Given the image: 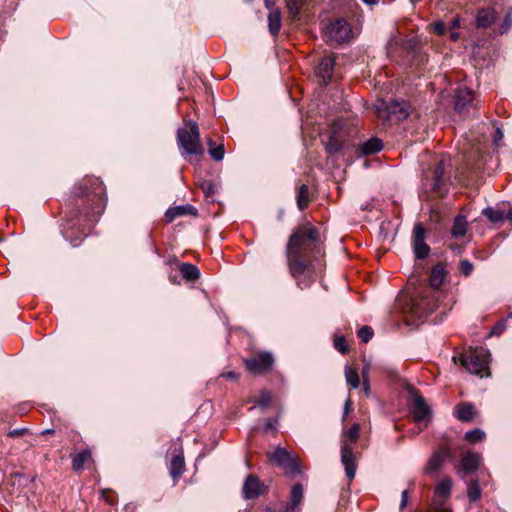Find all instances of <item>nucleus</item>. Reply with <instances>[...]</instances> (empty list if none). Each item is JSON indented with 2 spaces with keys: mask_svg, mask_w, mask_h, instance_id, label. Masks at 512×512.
Segmentation results:
<instances>
[{
  "mask_svg": "<svg viewBox=\"0 0 512 512\" xmlns=\"http://www.w3.org/2000/svg\"><path fill=\"white\" fill-rule=\"evenodd\" d=\"M105 206V187L99 178L86 177L75 188L74 201L68 205L67 222L62 229L63 236L73 247L81 244Z\"/></svg>",
  "mask_w": 512,
  "mask_h": 512,
  "instance_id": "obj_1",
  "label": "nucleus"
},
{
  "mask_svg": "<svg viewBox=\"0 0 512 512\" xmlns=\"http://www.w3.org/2000/svg\"><path fill=\"white\" fill-rule=\"evenodd\" d=\"M321 254L319 230L310 222L298 226L290 235L286 246V259L291 276L304 289L310 281L302 282L301 277L309 270L312 259Z\"/></svg>",
  "mask_w": 512,
  "mask_h": 512,
  "instance_id": "obj_2",
  "label": "nucleus"
},
{
  "mask_svg": "<svg viewBox=\"0 0 512 512\" xmlns=\"http://www.w3.org/2000/svg\"><path fill=\"white\" fill-rule=\"evenodd\" d=\"M437 305L435 295L429 296L425 294L421 297L415 296L406 300L402 307V314L404 315L406 323L413 325L416 321L426 318L437 308Z\"/></svg>",
  "mask_w": 512,
  "mask_h": 512,
  "instance_id": "obj_3",
  "label": "nucleus"
},
{
  "mask_svg": "<svg viewBox=\"0 0 512 512\" xmlns=\"http://www.w3.org/2000/svg\"><path fill=\"white\" fill-rule=\"evenodd\" d=\"M177 143L188 155L202 156L204 154L199 126L195 121H184V126L177 130Z\"/></svg>",
  "mask_w": 512,
  "mask_h": 512,
  "instance_id": "obj_4",
  "label": "nucleus"
},
{
  "mask_svg": "<svg viewBox=\"0 0 512 512\" xmlns=\"http://www.w3.org/2000/svg\"><path fill=\"white\" fill-rule=\"evenodd\" d=\"M359 434L360 425L354 423L348 430L343 432L341 439V462L349 480H352L356 473V458L352 450L353 445L359 439Z\"/></svg>",
  "mask_w": 512,
  "mask_h": 512,
  "instance_id": "obj_5",
  "label": "nucleus"
},
{
  "mask_svg": "<svg viewBox=\"0 0 512 512\" xmlns=\"http://www.w3.org/2000/svg\"><path fill=\"white\" fill-rule=\"evenodd\" d=\"M489 358L488 350L477 347L470 348L459 357L460 364L471 374L479 377L489 376Z\"/></svg>",
  "mask_w": 512,
  "mask_h": 512,
  "instance_id": "obj_6",
  "label": "nucleus"
},
{
  "mask_svg": "<svg viewBox=\"0 0 512 512\" xmlns=\"http://www.w3.org/2000/svg\"><path fill=\"white\" fill-rule=\"evenodd\" d=\"M375 107L377 117L389 124H396L406 119L411 112L410 104L404 100H380Z\"/></svg>",
  "mask_w": 512,
  "mask_h": 512,
  "instance_id": "obj_7",
  "label": "nucleus"
},
{
  "mask_svg": "<svg viewBox=\"0 0 512 512\" xmlns=\"http://www.w3.org/2000/svg\"><path fill=\"white\" fill-rule=\"evenodd\" d=\"M445 167L446 161L441 159L433 169H429L424 173L423 187L427 192H431L436 196H443L445 194Z\"/></svg>",
  "mask_w": 512,
  "mask_h": 512,
  "instance_id": "obj_8",
  "label": "nucleus"
},
{
  "mask_svg": "<svg viewBox=\"0 0 512 512\" xmlns=\"http://www.w3.org/2000/svg\"><path fill=\"white\" fill-rule=\"evenodd\" d=\"M270 461L281 467L287 475H297L301 472L298 457L292 455L285 448L278 447L267 453Z\"/></svg>",
  "mask_w": 512,
  "mask_h": 512,
  "instance_id": "obj_9",
  "label": "nucleus"
},
{
  "mask_svg": "<svg viewBox=\"0 0 512 512\" xmlns=\"http://www.w3.org/2000/svg\"><path fill=\"white\" fill-rule=\"evenodd\" d=\"M246 369L252 374H264L271 370L274 364L272 353L260 351L244 360Z\"/></svg>",
  "mask_w": 512,
  "mask_h": 512,
  "instance_id": "obj_10",
  "label": "nucleus"
},
{
  "mask_svg": "<svg viewBox=\"0 0 512 512\" xmlns=\"http://www.w3.org/2000/svg\"><path fill=\"white\" fill-rule=\"evenodd\" d=\"M326 36L330 44H341L351 39L352 29L346 20L336 19L327 26Z\"/></svg>",
  "mask_w": 512,
  "mask_h": 512,
  "instance_id": "obj_11",
  "label": "nucleus"
},
{
  "mask_svg": "<svg viewBox=\"0 0 512 512\" xmlns=\"http://www.w3.org/2000/svg\"><path fill=\"white\" fill-rule=\"evenodd\" d=\"M474 94L468 88H459L455 93V111L463 117L474 114L476 104L474 103Z\"/></svg>",
  "mask_w": 512,
  "mask_h": 512,
  "instance_id": "obj_12",
  "label": "nucleus"
},
{
  "mask_svg": "<svg viewBox=\"0 0 512 512\" xmlns=\"http://www.w3.org/2000/svg\"><path fill=\"white\" fill-rule=\"evenodd\" d=\"M336 55L330 53L323 56L315 68V75L322 85H327L333 80L336 70Z\"/></svg>",
  "mask_w": 512,
  "mask_h": 512,
  "instance_id": "obj_13",
  "label": "nucleus"
},
{
  "mask_svg": "<svg viewBox=\"0 0 512 512\" xmlns=\"http://www.w3.org/2000/svg\"><path fill=\"white\" fill-rule=\"evenodd\" d=\"M426 230L422 223L418 222L413 228V248L416 258L425 259L430 253V247L425 243Z\"/></svg>",
  "mask_w": 512,
  "mask_h": 512,
  "instance_id": "obj_14",
  "label": "nucleus"
},
{
  "mask_svg": "<svg viewBox=\"0 0 512 512\" xmlns=\"http://www.w3.org/2000/svg\"><path fill=\"white\" fill-rule=\"evenodd\" d=\"M413 400L410 405V410L413 416V419L416 423H420L424 421L431 413L429 406L427 405L425 399L417 394H412Z\"/></svg>",
  "mask_w": 512,
  "mask_h": 512,
  "instance_id": "obj_15",
  "label": "nucleus"
},
{
  "mask_svg": "<svg viewBox=\"0 0 512 512\" xmlns=\"http://www.w3.org/2000/svg\"><path fill=\"white\" fill-rule=\"evenodd\" d=\"M452 481L449 477L440 480L434 489V502L436 505H443L444 501L450 496Z\"/></svg>",
  "mask_w": 512,
  "mask_h": 512,
  "instance_id": "obj_16",
  "label": "nucleus"
},
{
  "mask_svg": "<svg viewBox=\"0 0 512 512\" xmlns=\"http://www.w3.org/2000/svg\"><path fill=\"white\" fill-rule=\"evenodd\" d=\"M262 484L255 475H248L243 485V495L246 499H254L261 494Z\"/></svg>",
  "mask_w": 512,
  "mask_h": 512,
  "instance_id": "obj_17",
  "label": "nucleus"
},
{
  "mask_svg": "<svg viewBox=\"0 0 512 512\" xmlns=\"http://www.w3.org/2000/svg\"><path fill=\"white\" fill-rule=\"evenodd\" d=\"M196 213H197V210L194 206L181 205V206L169 208L165 213V218H166V221L170 223L180 216L187 215V214L196 215Z\"/></svg>",
  "mask_w": 512,
  "mask_h": 512,
  "instance_id": "obj_18",
  "label": "nucleus"
},
{
  "mask_svg": "<svg viewBox=\"0 0 512 512\" xmlns=\"http://www.w3.org/2000/svg\"><path fill=\"white\" fill-rule=\"evenodd\" d=\"M446 274L447 273L444 264L437 263L436 265H434L429 277L430 287L435 290L438 289L444 282Z\"/></svg>",
  "mask_w": 512,
  "mask_h": 512,
  "instance_id": "obj_19",
  "label": "nucleus"
},
{
  "mask_svg": "<svg viewBox=\"0 0 512 512\" xmlns=\"http://www.w3.org/2000/svg\"><path fill=\"white\" fill-rule=\"evenodd\" d=\"M481 455L475 452H466L462 457V466L465 472L476 471L481 463Z\"/></svg>",
  "mask_w": 512,
  "mask_h": 512,
  "instance_id": "obj_20",
  "label": "nucleus"
},
{
  "mask_svg": "<svg viewBox=\"0 0 512 512\" xmlns=\"http://www.w3.org/2000/svg\"><path fill=\"white\" fill-rule=\"evenodd\" d=\"M496 17V12L493 9H479L476 15V25L478 28H487L495 21Z\"/></svg>",
  "mask_w": 512,
  "mask_h": 512,
  "instance_id": "obj_21",
  "label": "nucleus"
},
{
  "mask_svg": "<svg viewBox=\"0 0 512 512\" xmlns=\"http://www.w3.org/2000/svg\"><path fill=\"white\" fill-rule=\"evenodd\" d=\"M383 149V142L378 137H372L365 141L359 148L362 155L368 156L380 152Z\"/></svg>",
  "mask_w": 512,
  "mask_h": 512,
  "instance_id": "obj_22",
  "label": "nucleus"
},
{
  "mask_svg": "<svg viewBox=\"0 0 512 512\" xmlns=\"http://www.w3.org/2000/svg\"><path fill=\"white\" fill-rule=\"evenodd\" d=\"M282 24L281 11L278 8L270 10L268 14V28L269 32L273 36H277L280 32Z\"/></svg>",
  "mask_w": 512,
  "mask_h": 512,
  "instance_id": "obj_23",
  "label": "nucleus"
},
{
  "mask_svg": "<svg viewBox=\"0 0 512 512\" xmlns=\"http://www.w3.org/2000/svg\"><path fill=\"white\" fill-rule=\"evenodd\" d=\"M454 414L459 420L469 422L475 416V408L471 403H461L455 407Z\"/></svg>",
  "mask_w": 512,
  "mask_h": 512,
  "instance_id": "obj_24",
  "label": "nucleus"
},
{
  "mask_svg": "<svg viewBox=\"0 0 512 512\" xmlns=\"http://www.w3.org/2000/svg\"><path fill=\"white\" fill-rule=\"evenodd\" d=\"M467 220L463 215H458L454 219V223L451 229V234L455 238H461L465 236L467 231Z\"/></svg>",
  "mask_w": 512,
  "mask_h": 512,
  "instance_id": "obj_25",
  "label": "nucleus"
},
{
  "mask_svg": "<svg viewBox=\"0 0 512 512\" xmlns=\"http://www.w3.org/2000/svg\"><path fill=\"white\" fill-rule=\"evenodd\" d=\"M184 469H185V461H184L183 455H180V454L175 455L171 459L170 475L172 476L173 479H177L178 477H180L183 474Z\"/></svg>",
  "mask_w": 512,
  "mask_h": 512,
  "instance_id": "obj_26",
  "label": "nucleus"
},
{
  "mask_svg": "<svg viewBox=\"0 0 512 512\" xmlns=\"http://www.w3.org/2000/svg\"><path fill=\"white\" fill-rule=\"evenodd\" d=\"M92 457L91 451L85 449L72 457V468L74 471L79 472L83 469L84 464Z\"/></svg>",
  "mask_w": 512,
  "mask_h": 512,
  "instance_id": "obj_27",
  "label": "nucleus"
},
{
  "mask_svg": "<svg viewBox=\"0 0 512 512\" xmlns=\"http://www.w3.org/2000/svg\"><path fill=\"white\" fill-rule=\"evenodd\" d=\"M180 272L187 281H195L200 277L199 269L190 263H183L180 266Z\"/></svg>",
  "mask_w": 512,
  "mask_h": 512,
  "instance_id": "obj_28",
  "label": "nucleus"
},
{
  "mask_svg": "<svg viewBox=\"0 0 512 512\" xmlns=\"http://www.w3.org/2000/svg\"><path fill=\"white\" fill-rule=\"evenodd\" d=\"M303 500V486L301 484H295L291 489L290 501L286 505L297 510V506Z\"/></svg>",
  "mask_w": 512,
  "mask_h": 512,
  "instance_id": "obj_29",
  "label": "nucleus"
},
{
  "mask_svg": "<svg viewBox=\"0 0 512 512\" xmlns=\"http://www.w3.org/2000/svg\"><path fill=\"white\" fill-rule=\"evenodd\" d=\"M310 203L308 185L302 184L297 192V206L300 210H304Z\"/></svg>",
  "mask_w": 512,
  "mask_h": 512,
  "instance_id": "obj_30",
  "label": "nucleus"
},
{
  "mask_svg": "<svg viewBox=\"0 0 512 512\" xmlns=\"http://www.w3.org/2000/svg\"><path fill=\"white\" fill-rule=\"evenodd\" d=\"M443 461L444 456L442 455V453H434L425 467V473L430 474L437 471L441 467Z\"/></svg>",
  "mask_w": 512,
  "mask_h": 512,
  "instance_id": "obj_31",
  "label": "nucleus"
},
{
  "mask_svg": "<svg viewBox=\"0 0 512 512\" xmlns=\"http://www.w3.org/2000/svg\"><path fill=\"white\" fill-rule=\"evenodd\" d=\"M483 215L492 223H502L505 216L503 211L487 207L483 210Z\"/></svg>",
  "mask_w": 512,
  "mask_h": 512,
  "instance_id": "obj_32",
  "label": "nucleus"
},
{
  "mask_svg": "<svg viewBox=\"0 0 512 512\" xmlns=\"http://www.w3.org/2000/svg\"><path fill=\"white\" fill-rule=\"evenodd\" d=\"M345 378L352 388H357L359 386L360 380L358 372L350 366L345 367Z\"/></svg>",
  "mask_w": 512,
  "mask_h": 512,
  "instance_id": "obj_33",
  "label": "nucleus"
},
{
  "mask_svg": "<svg viewBox=\"0 0 512 512\" xmlns=\"http://www.w3.org/2000/svg\"><path fill=\"white\" fill-rule=\"evenodd\" d=\"M468 498L471 502L477 501L481 496V489L477 480H471L468 485Z\"/></svg>",
  "mask_w": 512,
  "mask_h": 512,
  "instance_id": "obj_34",
  "label": "nucleus"
},
{
  "mask_svg": "<svg viewBox=\"0 0 512 512\" xmlns=\"http://www.w3.org/2000/svg\"><path fill=\"white\" fill-rule=\"evenodd\" d=\"M304 2L305 0H287V9L292 19L298 16Z\"/></svg>",
  "mask_w": 512,
  "mask_h": 512,
  "instance_id": "obj_35",
  "label": "nucleus"
},
{
  "mask_svg": "<svg viewBox=\"0 0 512 512\" xmlns=\"http://www.w3.org/2000/svg\"><path fill=\"white\" fill-rule=\"evenodd\" d=\"M342 149V142L335 136L332 135L326 143V151L329 154H336Z\"/></svg>",
  "mask_w": 512,
  "mask_h": 512,
  "instance_id": "obj_36",
  "label": "nucleus"
},
{
  "mask_svg": "<svg viewBox=\"0 0 512 512\" xmlns=\"http://www.w3.org/2000/svg\"><path fill=\"white\" fill-rule=\"evenodd\" d=\"M464 438L470 443H476L482 441L485 438V433L483 430L476 428L466 432Z\"/></svg>",
  "mask_w": 512,
  "mask_h": 512,
  "instance_id": "obj_37",
  "label": "nucleus"
},
{
  "mask_svg": "<svg viewBox=\"0 0 512 512\" xmlns=\"http://www.w3.org/2000/svg\"><path fill=\"white\" fill-rule=\"evenodd\" d=\"M272 401V394L269 391H262L255 401L256 405L261 408H267Z\"/></svg>",
  "mask_w": 512,
  "mask_h": 512,
  "instance_id": "obj_38",
  "label": "nucleus"
},
{
  "mask_svg": "<svg viewBox=\"0 0 512 512\" xmlns=\"http://www.w3.org/2000/svg\"><path fill=\"white\" fill-rule=\"evenodd\" d=\"M208 153L215 161H221L225 154L224 145L220 144L214 147H210L208 148Z\"/></svg>",
  "mask_w": 512,
  "mask_h": 512,
  "instance_id": "obj_39",
  "label": "nucleus"
},
{
  "mask_svg": "<svg viewBox=\"0 0 512 512\" xmlns=\"http://www.w3.org/2000/svg\"><path fill=\"white\" fill-rule=\"evenodd\" d=\"M373 334H374L373 329L369 326H363L357 332L358 337L364 343H367L368 341H370L371 338L373 337Z\"/></svg>",
  "mask_w": 512,
  "mask_h": 512,
  "instance_id": "obj_40",
  "label": "nucleus"
},
{
  "mask_svg": "<svg viewBox=\"0 0 512 512\" xmlns=\"http://www.w3.org/2000/svg\"><path fill=\"white\" fill-rule=\"evenodd\" d=\"M473 269H474V266L469 260H467V259L460 260L459 270L462 275H464L465 277L470 276L473 272Z\"/></svg>",
  "mask_w": 512,
  "mask_h": 512,
  "instance_id": "obj_41",
  "label": "nucleus"
},
{
  "mask_svg": "<svg viewBox=\"0 0 512 512\" xmlns=\"http://www.w3.org/2000/svg\"><path fill=\"white\" fill-rule=\"evenodd\" d=\"M200 188L207 198L212 197L216 193V186L211 181H203Z\"/></svg>",
  "mask_w": 512,
  "mask_h": 512,
  "instance_id": "obj_42",
  "label": "nucleus"
},
{
  "mask_svg": "<svg viewBox=\"0 0 512 512\" xmlns=\"http://www.w3.org/2000/svg\"><path fill=\"white\" fill-rule=\"evenodd\" d=\"M345 342L346 341L343 336H339L334 339V347L342 354H346L348 352Z\"/></svg>",
  "mask_w": 512,
  "mask_h": 512,
  "instance_id": "obj_43",
  "label": "nucleus"
},
{
  "mask_svg": "<svg viewBox=\"0 0 512 512\" xmlns=\"http://www.w3.org/2000/svg\"><path fill=\"white\" fill-rule=\"evenodd\" d=\"M102 497L110 505H114L116 503L117 495L112 490H102L101 491Z\"/></svg>",
  "mask_w": 512,
  "mask_h": 512,
  "instance_id": "obj_44",
  "label": "nucleus"
},
{
  "mask_svg": "<svg viewBox=\"0 0 512 512\" xmlns=\"http://www.w3.org/2000/svg\"><path fill=\"white\" fill-rule=\"evenodd\" d=\"M433 31L438 35H444L447 31V27L444 22L439 21L433 24Z\"/></svg>",
  "mask_w": 512,
  "mask_h": 512,
  "instance_id": "obj_45",
  "label": "nucleus"
},
{
  "mask_svg": "<svg viewBox=\"0 0 512 512\" xmlns=\"http://www.w3.org/2000/svg\"><path fill=\"white\" fill-rule=\"evenodd\" d=\"M511 25H512V16H511V11H509V12H507V14L504 18L501 33L507 32L508 29L511 27Z\"/></svg>",
  "mask_w": 512,
  "mask_h": 512,
  "instance_id": "obj_46",
  "label": "nucleus"
},
{
  "mask_svg": "<svg viewBox=\"0 0 512 512\" xmlns=\"http://www.w3.org/2000/svg\"><path fill=\"white\" fill-rule=\"evenodd\" d=\"M506 329V320L499 321L492 329V334L499 335Z\"/></svg>",
  "mask_w": 512,
  "mask_h": 512,
  "instance_id": "obj_47",
  "label": "nucleus"
},
{
  "mask_svg": "<svg viewBox=\"0 0 512 512\" xmlns=\"http://www.w3.org/2000/svg\"><path fill=\"white\" fill-rule=\"evenodd\" d=\"M352 410V401L350 398H347L344 405V414L343 421L346 419L347 414Z\"/></svg>",
  "mask_w": 512,
  "mask_h": 512,
  "instance_id": "obj_48",
  "label": "nucleus"
},
{
  "mask_svg": "<svg viewBox=\"0 0 512 512\" xmlns=\"http://www.w3.org/2000/svg\"><path fill=\"white\" fill-rule=\"evenodd\" d=\"M26 429H14L8 432V436L11 438H17L25 433Z\"/></svg>",
  "mask_w": 512,
  "mask_h": 512,
  "instance_id": "obj_49",
  "label": "nucleus"
},
{
  "mask_svg": "<svg viewBox=\"0 0 512 512\" xmlns=\"http://www.w3.org/2000/svg\"><path fill=\"white\" fill-rule=\"evenodd\" d=\"M408 502V491L404 490L401 494V503H400V509H404Z\"/></svg>",
  "mask_w": 512,
  "mask_h": 512,
  "instance_id": "obj_50",
  "label": "nucleus"
},
{
  "mask_svg": "<svg viewBox=\"0 0 512 512\" xmlns=\"http://www.w3.org/2000/svg\"><path fill=\"white\" fill-rule=\"evenodd\" d=\"M223 376L227 379H231V380H236L238 378V375L237 373L233 372V371H229L225 374H223Z\"/></svg>",
  "mask_w": 512,
  "mask_h": 512,
  "instance_id": "obj_51",
  "label": "nucleus"
},
{
  "mask_svg": "<svg viewBox=\"0 0 512 512\" xmlns=\"http://www.w3.org/2000/svg\"><path fill=\"white\" fill-rule=\"evenodd\" d=\"M460 25V22H459V19L458 18H454L451 23H450V29L453 30V29H456L458 28Z\"/></svg>",
  "mask_w": 512,
  "mask_h": 512,
  "instance_id": "obj_52",
  "label": "nucleus"
},
{
  "mask_svg": "<svg viewBox=\"0 0 512 512\" xmlns=\"http://www.w3.org/2000/svg\"><path fill=\"white\" fill-rule=\"evenodd\" d=\"M276 512H298L297 510L285 505L283 507H281L278 511Z\"/></svg>",
  "mask_w": 512,
  "mask_h": 512,
  "instance_id": "obj_53",
  "label": "nucleus"
},
{
  "mask_svg": "<svg viewBox=\"0 0 512 512\" xmlns=\"http://www.w3.org/2000/svg\"><path fill=\"white\" fill-rule=\"evenodd\" d=\"M55 433L54 429H45L41 432V435H52Z\"/></svg>",
  "mask_w": 512,
  "mask_h": 512,
  "instance_id": "obj_54",
  "label": "nucleus"
},
{
  "mask_svg": "<svg viewBox=\"0 0 512 512\" xmlns=\"http://www.w3.org/2000/svg\"><path fill=\"white\" fill-rule=\"evenodd\" d=\"M450 38L452 41H457L459 38V33L452 31L450 34Z\"/></svg>",
  "mask_w": 512,
  "mask_h": 512,
  "instance_id": "obj_55",
  "label": "nucleus"
},
{
  "mask_svg": "<svg viewBox=\"0 0 512 512\" xmlns=\"http://www.w3.org/2000/svg\"><path fill=\"white\" fill-rule=\"evenodd\" d=\"M364 3L366 4H370V5H373V4H376L378 3L379 0H362Z\"/></svg>",
  "mask_w": 512,
  "mask_h": 512,
  "instance_id": "obj_56",
  "label": "nucleus"
},
{
  "mask_svg": "<svg viewBox=\"0 0 512 512\" xmlns=\"http://www.w3.org/2000/svg\"><path fill=\"white\" fill-rule=\"evenodd\" d=\"M207 144L208 148L216 146L212 138L208 139Z\"/></svg>",
  "mask_w": 512,
  "mask_h": 512,
  "instance_id": "obj_57",
  "label": "nucleus"
},
{
  "mask_svg": "<svg viewBox=\"0 0 512 512\" xmlns=\"http://www.w3.org/2000/svg\"><path fill=\"white\" fill-rule=\"evenodd\" d=\"M497 137L502 138V132L500 130L497 131Z\"/></svg>",
  "mask_w": 512,
  "mask_h": 512,
  "instance_id": "obj_58",
  "label": "nucleus"
},
{
  "mask_svg": "<svg viewBox=\"0 0 512 512\" xmlns=\"http://www.w3.org/2000/svg\"><path fill=\"white\" fill-rule=\"evenodd\" d=\"M497 137L502 138V132L500 130L497 131Z\"/></svg>",
  "mask_w": 512,
  "mask_h": 512,
  "instance_id": "obj_59",
  "label": "nucleus"
},
{
  "mask_svg": "<svg viewBox=\"0 0 512 512\" xmlns=\"http://www.w3.org/2000/svg\"><path fill=\"white\" fill-rule=\"evenodd\" d=\"M508 318L512 319V311L508 314Z\"/></svg>",
  "mask_w": 512,
  "mask_h": 512,
  "instance_id": "obj_60",
  "label": "nucleus"
},
{
  "mask_svg": "<svg viewBox=\"0 0 512 512\" xmlns=\"http://www.w3.org/2000/svg\"><path fill=\"white\" fill-rule=\"evenodd\" d=\"M272 425L270 422L267 423V428H270Z\"/></svg>",
  "mask_w": 512,
  "mask_h": 512,
  "instance_id": "obj_61",
  "label": "nucleus"
}]
</instances>
